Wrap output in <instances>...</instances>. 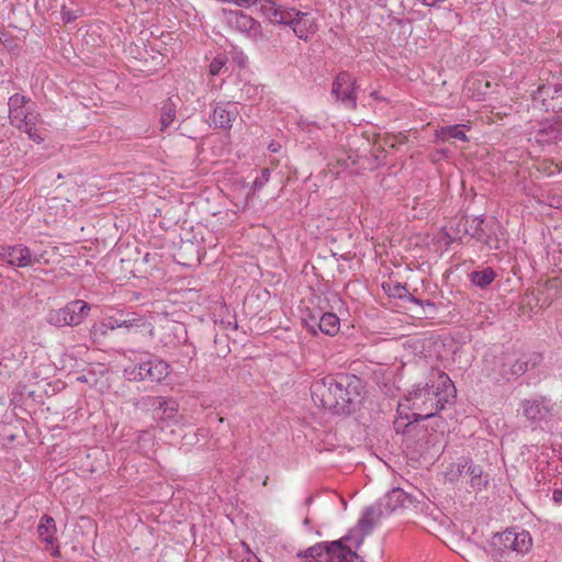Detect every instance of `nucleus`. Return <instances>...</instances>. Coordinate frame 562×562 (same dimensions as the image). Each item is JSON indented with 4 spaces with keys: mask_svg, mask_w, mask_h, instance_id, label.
Here are the masks:
<instances>
[{
    "mask_svg": "<svg viewBox=\"0 0 562 562\" xmlns=\"http://www.w3.org/2000/svg\"><path fill=\"white\" fill-rule=\"evenodd\" d=\"M457 390L449 375L440 370H431L427 381L414 386L408 392L406 401L409 402L412 418L406 424L404 432L412 431L414 423L436 416L448 403L456 398Z\"/></svg>",
    "mask_w": 562,
    "mask_h": 562,
    "instance_id": "obj_1",
    "label": "nucleus"
},
{
    "mask_svg": "<svg viewBox=\"0 0 562 562\" xmlns=\"http://www.w3.org/2000/svg\"><path fill=\"white\" fill-rule=\"evenodd\" d=\"M362 392L361 379L349 373L327 375L311 386L315 405L335 415H350L355 412L363 398Z\"/></svg>",
    "mask_w": 562,
    "mask_h": 562,
    "instance_id": "obj_2",
    "label": "nucleus"
},
{
    "mask_svg": "<svg viewBox=\"0 0 562 562\" xmlns=\"http://www.w3.org/2000/svg\"><path fill=\"white\" fill-rule=\"evenodd\" d=\"M531 546L532 539L528 531L506 529L492 537L488 553L495 562H519Z\"/></svg>",
    "mask_w": 562,
    "mask_h": 562,
    "instance_id": "obj_3",
    "label": "nucleus"
},
{
    "mask_svg": "<svg viewBox=\"0 0 562 562\" xmlns=\"http://www.w3.org/2000/svg\"><path fill=\"white\" fill-rule=\"evenodd\" d=\"M347 536L344 539L321 542L306 550L305 555L313 558L314 562H363L362 558L344 544V540H349Z\"/></svg>",
    "mask_w": 562,
    "mask_h": 562,
    "instance_id": "obj_4",
    "label": "nucleus"
},
{
    "mask_svg": "<svg viewBox=\"0 0 562 562\" xmlns=\"http://www.w3.org/2000/svg\"><path fill=\"white\" fill-rule=\"evenodd\" d=\"M90 305L82 300H75L47 314V322L57 327L78 326L89 315Z\"/></svg>",
    "mask_w": 562,
    "mask_h": 562,
    "instance_id": "obj_5",
    "label": "nucleus"
},
{
    "mask_svg": "<svg viewBox=\"0 0 562 562\" xmlns=\"http://www.w3.org/2000/svg\"><path fill=\"white\" fill-rule=\"evenodd\" d=\"M223 16L226 25L241 34H245L247 37L259 41L265 38L261 24L239 10H223Z\"/></svg>",
    "mask_w": 562,
    "mask_h": 562,
    "instance_id": "obj_6",
    "label": "nucleus"
},
{
    "mask_svg": "<svg viewBox=\"0 0 562 562\" xmlns=\"http://www.w3.org/2000/svg\"><path fill=\"white\" fill-rule=\"evenodd\" d=\"M497 226L496 222L485 224L482 216H475L465 222V233L471 238L484 244L488 249L497 250L499 249V240L495 229Z\"/></svg>",
    "mask_w": 562,
    "mask_h": 562,
    "instance_id": "obj_7",
    "label": "nucleus"
},
{
    "mask_svg": "<svg viewBox=\"0 0 562 562\" xmlns=\"http://www.w3.org/2000/svg\"><path fill=\"white\" fill-rule=\"evenodd\" d=\"M331 94L345 108L355 110L358 99L356 78L348 71L338 72L331 86Z\"/></svg>",
    "mask_w": 562,
    "mask_h": 562,
    "instance_id": "obj_8",
    "label": "nucleus"
},
{
    "mask_svg": "<svg viewBox=\"0 0 562 562\" xmlns=\"http://www.w3.org/2000/svg\"><path fill=\"white\" fill-rule=\"evenodd\" d=\"M533 102L540 103L549 112H562V83H546L533 92Z\"/></svg>",
    "mask_w": 562,
    "mask_h": 562,
    "instance_id": "obj_9",
    "label": "nucleus"
},
{
    "mask_svg": "<svg viewBox=\"0 0 562 562\" xmlns=\"http://www.w3.org/2000/svg\"><path fill=\"white\" fill-rule=\"evenodd\" d=\"M521 411L526 419L538 427L552 416L553 405L544 397L525 400L521 403Z\"/></svg>",
    "mask_w": 562,
    "mask_h": 562,
    "instance_id": "obj_10",
    "label": "nucleus"
},
{
    "mask_svg": "<svg viewBox=\"0 0 562 562\" xmlns=\"http://www.w3.org/2000/svg\"><path fill=\"white\" fill-rule=\"evenodd\" d=\"M541 353L532 352L525 355L514 362H504L501 367V374L505 380L509 381L522 375L529 369L536 368L541 363Z\"/></svg>",
    "mask_w": 562,
    "mask_h": 562,
    "instance_id": "obj_11",
    "label": "nucleus"
},
{
    "mask_svg": "<svg viewBox=\"0 0 562 562\" xmlns=\"http://www.w3.org/2000/svg\"><path fill=\"white\" fill-rule=\"evenodd\" d=\"M29 103H31V100L20 93H14L9 98V119L16 128H23V123L29 121V119L38 116L27 106Z\"/></svg>",
    "mask_w": 562,
    "mask_h": 562,
    "instance_id": "obj_12",
    "label": "nucleus"
},
{
    "mask_svg": "<svg viewBox=\"0 0 562 562\" xmlns=\"http://www.w3.org/2000/svg\"><path fill=\"white\" fill-rule=\"evenodd\" d=\"M0 260L7 262L9 266L20 268L29 267L33 262H38L36 257L34 259L32 258L30 248L23 245H0Z\"/></svg>",
    "mask_w": 562,
    "mask_h": 562,
    "instance_id": "obj_13",
    "label": "nucleus"
},
{
    "mask_svg": "<svg viewBox=\"0 0 562 562\" xmlns=\"http://www.w3.org/2000/svg\"><path fill=\"white\" fill-rule=\"evenodd\" d=\"M305 325L313 334H316V329L318 328L323 334L328 336L336 335L340 329L338 316L329 312L323 313L319 317L315 315L308 316V318L305 319Z\"/></svg>",
    "mask_w": 562,
    "mask_h": 562,
    "instance_id": "obj_14",
    "label": "nucleus"
},
{
    "mask_svg": "<svg viewBox=\"0 0 562 562\" xmlns=\"http://www.w3.org/2000/svg\"><path fill=\"white\" fill-rule=\"evenodd\" d=\"M38 537L44 541L46 544L50 546L52 554L54 557H59L60 551L59 548L56 546L54 547V543L57 541L56 532L57 528L55 525V520L50 516H43L40 520L38 527H37Z\"/></svg>",
    "mask_w": 562,
    "mask_h": 562,
    "instance_id": "obj_15",
    "label": "nucleus"
},
{
    "mask_svg": "<svg viewBox=\"0 0 562 562\" xmlns=\"http://www.w3.org/2000/svg\"><path fill=\"white\" fill-rule=\"evenodd\" d=\"M238 115L237 106L235 104L216 105L211 116L212 124L216 128H231L232 122Z\"/></svg>",
    "mask_w": 562,
    "mask_h": 562,
    "instance_id": "obj_16",
    "label": "nucleus"
},
{
    "mask_svg": "<svg viewBox=\"0 0 562 562\" xmlns=\"http://www.w3.org/2000/svg\"><path fill=\"white\" fill-rule=\"evenodd\" d=\"M381 516L380 506H370L366 508L362 517L359 519L357 529L361 532V538L357 541L356 547L358 548L363 541V537L369 535L374 526L379 522Z\"/></svg>",
    "mask_w": 562,
    "mask_h": 562,
    "instance_id": "obj_17",
    "label": "nucleus"
},
{
    "mask_svg": "<svg viewBox=\"0 0 562 562\" xmlns=\"http://www.w3.org/2000/svg\"><path fill=\"white\" fill-rule=\"evenodd\" d=\"M143 263L148 265V269L143 268V273L147 279H153V283H158L164 279L165 273L160 255L157 252H145L143 255Z\"/></svg>",
    "mask_w": 562,
    "mask_h": 562,
    "instance_id": "obj_18",
    "label": "nucleus"
},
{
    "mask_svg": "<svg viewBox=\"0 0 562 562\" xmlns=\"http://www.w3.org/2000/svg\"><path fill=\"white\" fill-rule=\"evenodd\" d=\"M536 142L540 145H551L562 139V122H555L543 126L535 135Z\"/></svg>",
    "mask_w": 562,
    "mask_h": 562,
    "instance_id": "obj_19",
    "label": "nucleus"
},
{
    "mask_svg": "<svg viewBox=\"0 0 562 562\" xmlns=\"http://www.w3.org/2000/svg\"><path fill=\"white\" fill-rule=\"evenodd\" d=\"M413 496L407 494L404 490L396 487L385 495V507L393 512L397 508L409 507L414 504Z\"/></svg>",
    "mask_w": 562,
    "mask_h": 562,
    "instance_id": "obj_20",
    "label": "nucleus"
},
{
    "mask_svg": "<svg viewBox=\"0 0 562 562\" xmlns=\"http://www.w3.org/2000/svg\"><path fill=\"white\" fill-rule=\"evenodd\" d=\"M177 102L171 98L164 100L158 109L160 131H166L175 121L177 113Z\"/></svg>",
    "mask_w": 562,
    "mask_h": 562,
    "instance_id": "obj_21",
    "label": "nucleus"
},
{
    "mask_svg": "<svg viewBox=\"0 0 562 562\" xmlns=\"http://www.w3.org/2000/svg\"><path fill=\"white\" fill-rule=\"evenodd\" d=\"M291 29L299 38L307 41L310 35L315 32L314 20L308 13L303 12Z\"/></svg>",
    "mask_w": 562,
    "mask_h": 562,
    "instance_id": "obj_22",
    "label": "nucleus"
},
{
    "mask_svg": "<svg viewBox=\"0 0 562 562\" xmlns=\"http://www.w3.org/2000/svg\"><path fill=\"white\" fill-rule=\"evenodd\" d=\"M151 405L155 406L159 418L171 419L175 417L178 405L173 400H164L162 397L149 398Z\"/></svg>",
    "mask_w": 562,
    "mask_h": 562,
    "instance_id": "obj_23",
    "label": "nucleus"
},
{
    "mask_svg": "<svg viewBox=\"0 0 562 562\" xmlns=\"http://www.w3.org/2000/svg\"><path fill=\"white\" fill-rule=\"evenodd\" d=\"M387 286V291L391 296L398 297L401 300H405L420 306L427 305L434 307V303L416 299L412 293H409L406 286L402 285L401 283H396L393 286L389 284Z\"/></svg>",
    "mask_w": 562,
    "mask_h": 562,
    "instance_id": "obj_24",
    "label": "nucleus"
},
{
    "mask_svg": "<svg viewBox=\"0 0 562 562\" xmlns=\"http://www.w3.org/2000/svg\"><path fill=\"white\" fill-rule=\"evenodd\" d=\"M145 53L149 55L150 59L143 55V66H146V68H143V75H153L165 66V57L161 53L154 52L153 49L151 54L147 49H145Z\"/></svg>",
    "mask_w": 562,
    "mask_h": 562,
    "instance_id": "obj_25",
    "label": "nucleus"
},
{
    "mask_svg": "<svg viewBox=\"0 0 562 562\" xmlns=\"http://www.w3.org/2000/svg\"><path fill=\"white\" fill-rule=\"evenodd\" d=\"M255 4H259L260 12L273 24H279L281 15V7L272 0H255Z\"/></svg>",
    "mask_w": 562,
    "mask_h": 562,
    "instance_id": "obj_26",
    "label": "nucleus"
},
{
    "mask_svg": "<svg viewBox=\"0 0 562 562\" xmlns=\"http://www.w3.org/2000/svg\"><path fill=\"white\" fill-rule=\"evenodd\" d=\"M495 271L491 267H487L483 270L471 272L470 280L474 285L485 289L495 280Z\"/></svg>",
    "mask_w": 562,
    "mask_h": 562,
    "instance_id": "obj_27",
    "label": "nucleus"
},
{
    "mask_svg": "<svg viewBox=\"0 0 562 562\" xmlns=\"http://www.w3.org/2000/svg\"><path fill=\"white\" fill-rule=\"evenodd\" d=\"M469 130L468 125L464 124H456V125H448L443 126L440 130V136L443 139H458L461 142H468V136L465 134V131Z\"/></svg>",
    "mask_w": 562,
    "mask_h": 562,
    "instance_id": "obj_28",
    "label": "nucleus"
},
{
    "mask_svg": "<svg viewBox=\"0 0 562 562\" xmlns=\"http://www.w3.org/2000/svg\"><path fill=\"white\" fill-rule=\"evenodd\" d=\"M147 376L150 381L159 382L169 374V366L164 361H148Z\"/></svg>",
    "mask_w": 562,
    "mask_h": 562,
    "instance_id": "obj_29",
    "label": "nucleus"
},
{
    "mask_svg": "<svg viewBox=\"0 0 562 562\" xmlns=\"http://www.w3.org/2000/svg\"><path fill=\"white\" fill-rule=\"evenodd\" d=\"M465 474L471 477L472 487L481 490L486 486L487 480L486 476H483V469L481 465H476L470 460Z\"/></svg>",
    "mask_w": 562,
    "mask_h": 562,
    "instance_id": "obj_30",
    "label": "nucleus"
},
{
    "mask_svg": "<svg viewBox=\"0 0 562 562\" xmlns=\"http://www.w3.org/2000/svg\"><path fill=\"white\" fill-rule=\"evenodd\" d=\"M302 13L303 12L295 10L294 8L282 9L281 15L279 16V24L292 27Z\"/></svg>",
    "mask_w": 562,
    "mask_h": 562,
    "instance_id": "obj_31",
    "label": "nucleus"
},
{
    "mask_svg": "<svg viewBox=\"0 0 562 562\" xmlns=\"http://www.w3.org/2000/svg\"><path fill=\"white\" fill-rule=\"evenodd\" d=\"M37 123V116L33 119H29L25 123H23V128H20L24 133L27 134L29 138L33 142L40 144L43 142V138L37 134L35 125Z\"/></svg>",
    "mask_w": 562,
    "mask_h": 562,
    "instance_id": "obj_32",
    "label": "nucleus"
},
{
    "mask_svg": "<svg viewBox=\"0 0 562 562\" xmlns=\"http://www.w3.org/2000/svg\"><path fill=\"white\" fill-rule=\"evenodd\" d=\"M228 58L225 55H217L210 64L209 69L212 76L220 75L223 69L227 70L226 64Z\"/></svg>",
    "mask_w": 562,
    "mask_h": 562,
    "instance_id": "obj_33",
    "label": "nucleus"
},
{
    "mask_svg": "<svg viewBox=\"0 0 562 562\" xmlns=\"http://www.w3.org/2000/svg\"><path fill=\"white\" fill-rule=\"evenodd\" d=\"M138 318L136 313H124L120 312L119 322H121V327L131 329L133 327H138Z\"/></svg>",
    "mask_w": 562,
    "mask_h": 562,
    "instance_id": "obj_34",
    "label": "nucleus"
},
{
    "mask_svg": "<svg viewBox=\"0 0 562 562\" xmlns=\"http://www.w3.org/2000/svg\"><path fill=\"white\" fill-rule=\"evenodd\" d=\"M406 137L402 134L400 135H389L383 138L382 146L395 149L398 144H403Z\"/></svg>",
    "mask_w": 562,
    "mask_h": 562,
    "instance_id": "obj_35",
    "label": "nucleus"
},
{
    "mask_svg": "<svg viewBox=\"0 0 562 562\" xmlns=\"http://www.w3.org/2000/svg\"><path fill=\"white\" fill-rule=\"evenodd\" d=\"M270 173L271 172H270L269 168L261 169L260 175L254 180V184H252L254 191H258L265 187V184L270 179Z\"/></svg>",
    "mask_w": 562,
    "mask_h": 562,
    "instance_id": "obj_36",
    "label": "nucleus"
},
{
    "mask_svg": "<svg viewBox=\"0 0 562 562\" xmlns=\"http://www.w3.org/2000/svg\"><path fill=\"white\" fill-rule=\"evenodd\" d=\"M469 461H470L469 459H463L459 463L451 464V467L449 469V473H454L458 476L465 474V471L468 470Z\"/></svg>",
    "mask_w": 562,
    "mask_h": 562,
    "instance_id": "obj_37",
    "label": "nucleus"
},
{
    "mask_svg": "<svg viewBox=\"0 0 562 562\" xmlns=\"http://www.w3.org/2000/svg\"><path fill=\"white\" fill-rule=\"evenodd\" d=\"M119 318H120V313H117L113 317H110L108 319V323H104L103 326H106L110 329L122 328L121 327V322H119Z\"/></svg>",
    "mask_w": 562,
    "mask_h": 562,
    "instance_id": "obj_38",
    "label": "nucleus"
},
{
    "mask_svg": "<svg viewBox=\"0 0 562 562\" xmlns=\"http://www.w3.org/2000/svg\"><path fill=\"white\" fill-rule=\"evenodd\" d=\"M61 14H63V21L65 23H69L77 19V16L74 15L70 11H67L65 7H63Z\"/></svg>",
    "mask_w": 562,
    "mask_h": 562,
    "instance_id": "obj_39",
    "label": "nucleus"
},
{
    "mask_svg": "<svg viewBox=\"0 0 562 562\" xmlns=\"http://www.w3.org/2000/svg\"><path fill=\"white\" fill-rule=\"evenodd\" d=\"M231 3H235L238 7L249 8L255 4V0H231Z\"/></svg>",
    "mask_w": 562,
    "mask_h": 562,
    "instance_id": "obj_40",
    "label": "nucleus"
},
{
    "mask_svg": "<svg viewBox=\"0 0 562 562\" xmlns=\"http://www.w3.org/2000/svg\"><path fill=\"white\" fill-rule=\"evenodd\" d=\"M552 501L555 504L562 503V490H554L552 493Z\"/></svg>",
    "mask_w": 562,
    "mask_h": 562,
    "instance_id": "obj_41",
    "label": "nucleus"
},
{
    "mask_svg": "<svg viewBox=\"0 0 562 562\" xmlns=\"http://www.w3.org/2000/svg\"><path fill=\"white\" fill-rule=\"evenodd\" d=\"M313 499H314V497H313V496H308V497L305 499V505H306V506H310V505L313 503Z\"/></svg>",
    "mask_w": 562,
    "mask_h": 562,
    "instance_id": "obj_42",
    "label": "nucleus"
},
{
    "mask_svg": "<svg viewBox=\"0 0 562 562\" xmlns=\"http://www.w3.org/2000/svg\"><path fill=\"white\" fill-rule=\"evenodd\" d=\"M303 524H304L305 526H308V525L311 524L310 518H308V517H306V518L304 519Z\"/></svg>",
    "mask_w": 562,
    "mask_h": 562,
    "instance_id": "obj_43",
    "label": "nucleus"
},
{
    "mask_svg": "<svg viewBox=\"0 0 562 562\" xmlns=\"http://www.w3.org/2000/svg\"><path fill=\"white\" fill-rule=\"evenodd\" d=\"M269 148H272L273 151H277L276 146L269 145Z\"/></svg>",
    "mask_w": 562,
    "mask_h": 562,
    "instance_id": "obj_44",
    "label": "nucleus"
},
{
    "mask_svg": "<svg viewBox=\"0 0 562 562\" xmlns=\"http://www.w3.org/2000/svg\"><path fill=\"white\" fill-rule=\"evenodd\" d=\"M269 148H272L273 151H277L276 146L269 145Z\"/></svg>",
    "mask_w": 562,
    "mask_h": 562,
    "instance_id": "obj_45",
    "label": "nucleus"
},
{
    "mask_svg": "<svg viewBox=\"0 0 562 562\" xmlns=\"http://www.w3.org/2000/svg\"><path fill=\"white\" fill-rule=\"evenodd\" d=\"M269 148H272L273 151H277L276 146L269 145Z\"/></svg>",
    "mask_w": 562,
    "mask_h": 562,
    "instance_id": "obj_46",
    "label": "nucleus"
}]
</instances>
